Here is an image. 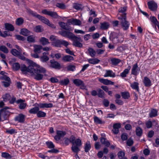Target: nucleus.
<instances>
[{
    "instance_id": "obj_58",
    "label": "nucleus",
    "mask_w": 159,
    "mask_h": 159,
    "mask_svg": "<svg viewBox=\"0 0 159 159\" xmlns=\"http://www.w3.org/2000/svg\"><path fill=\"white\" fill-rule=\"evenodd\" d=\"M67 69L68 71H73L75 70V66L74 65H69L67 66Z\"/></svg>"
},
{
    "instance_id": "obj_27",
    "label": "nucleus",
    "mask_w": 159,
    "mask_h": 159,
    "mask_svg": "<svg viewBox=\"0 0 159 159\" xmlns=\"http://www.w3.org/2000/svg\"><path fill=\"white\" fill-rule=\"evenodd\" d=\"M39 41L43 45H46L49 43L48 39L45 37H41L39 39Z\"/></svg>"
},
{
    "instance_id": "obj_32",
    "label": "nucleus",
    "mask_w": 159,
    "mask_h": 159,
    "mask_svg": "<svg viewBox=\"0 0 159 159\" xmlns=\"http://www.w3.org/2000/svg\"><path fill=\"white\" fill-rule=\"evenodd\" d=\"M111 64L114 66L117 65L119 63L121 62V60L119 59L116 58H112L111 59Z\"/></svg>"
},
{
    "instance_id": "obj_61",
    "label": "nucleus",
    "mask_w": 159,
    "mask_h": 159,
    "mask_svg": "<svg viewBox=\"0 0 159 159\" xmlns=\"http://www.w3.org/2000/svg\"><path fill=\"white\" fill-rule=\"evenodd\" d=\"M88 51L90 55L92 57H94L95 56L96 52L93 49L89 48L88 49Z\"/></svg>"
},
{
    "instance_id": "obj_8",
    "label": "nucleus",
    "mask_w": 159,
    "mask_h": 159,
    "mask_svg": "<svg viewBox=\"0 0 159 159\" xmlns=\"http://www.w3.org/2000/svg\"><path fill=\"white\" fill-rule=\"evenodd\" d=\"M59 33L62 36L67 37L69 39H72L75 35L72 33L67 31H62L59 32Z\"/></svg>"
},
{
    "instance_id": "obj_54",
    "label": "nucleus",
    "mask_w": 159,
    "mask_h": 159,
    "mask_svg": "<svg viewBox=\"0 0 159 159\" xmlns=\"http://www.w3.org/2000/svg\"><path fill=\"white\" fill-rule=\"evenodd\" d=\"M2 156L6 159H11L12 157L8 153L4 152L2 153Z\"/></svg>"
},
{
    "instance_id": "obj_56",
    "label": "nucleus",
    "mask_w": 159,
    "mask_h": 159,
    "mask_svg": "<svg viewBox=\"0 0 159 159\" xmlns=\"http://www.w3.org/2000/svg\"><path fill=\"white\" fill-rule=\"evenodd\" d=\"M24 22L23 19L21 17L17 19L16 21V24L18 25H22Z\"/></svg>"
},
{
    "instance_id": "obj_7",
    "label": "nucleus",
    "mask_w": 159,
    "mask_h": 159,
    "mask_svg": "<svg viewBox=\"0 0 159 159\" xmlns=\"http://www.w3.org/2000/svg\"><path fill=\"white\" fill-rule=\"evenodd\" d=\"M72 39H73V46L79 48L82 47L83 45L82 43L80 42L82 41V40L80 37H78L75 36V37H74Z\"/></svg>"
},
{
    "instance_id": "obj_29",
    "label": "nucleus",
    "mask_w": 159,
    "mask_h": 159,
    "mask_svg": "<svg viewBox=\"0 0 159 159\" xmlns=\"http://www.w3.org/2000/svg\"><path fill=\"white\" fill-rule=\"evenodd\" d=\"M120 37H123V36L116 32H113L111 33L110 35V39H111L114 38H120Z\"/></svg>"
},
{
    "instance_id": "obj_6",
    "label": "nucleus",
    "mask_w": 159,
    "mask_h": 159,
    "mask_svg": "<svg viewBox=\"0 0 159 159\" xmlns=\"http://www.w3.org/2000/svg\"><path fill=\"white\" fill-rule=\"evenodd\" d=\"M118 19L120 20V23L123 30H127L129 27V23L126 20V17H118Z\"/></svg>"
},
{
    "instance_id": "obj_14",
    "label": "nucleus",
    "mask_w": 159,
    "mask_h": 159,
    "mask_svg": "<svg viewBox=\"0 0 159 159\" xmlns=\"http://www.w3.org/2000/svg\"><path fill=\"white\" fill-rule=\"evenodd\" d=\"M121 124L119 123L114 124L113 126L112 131L115 134H117L119 132V129L121 127Z\"/></svg>"
},
{
    "instance_id": "obj_12",
    "label": "nucleus",
    "mask_w": 159,
    "mask_h": 159,
    "mask_svg": "<svg viewBox=\"0 0 159 159\" xmlns=\"http://www.w3.org/2000/svg\"><path fill=\"white\" fill-rule=\"evenodd\" d=\"M127 9V6H124L120 7L118 10V11L119 13H122L121 16L120 17H126V11Z\"/></svg>"
},
{
    "instance_id": "obj_50",
    "label": "nucleus",
    "mask_w": 159,
    "mask_h": 159,
    "mask_svg": "<svg viewBox=\"0 0 159 159\" xmlns=\"http://www.w3.org/2000/svg\"><path fill=\"white\" fill-rule=\"evenodd\" d=\"M151 21L155 25V28H157L156 25H158L159 22L155 17L153 16L151 17Z\"/></svg>"
},
{
    "instance_id": "obj_25",
    "label": "nucleus",
    "mask_w": 159,
    "mask_h": 159,
    "mask_svg": "<svg viewBox=\"0 0 159 159\" xmlns=\"http://www.w3.org/2000/svg\"><path fill=\"white\" fill-rule=\"evenodd\" d=\"M5 29L9 31H12L14 30L15 28L13 26L9 23H6L5 24Z\"/></svg>"
},
{
    "instance_id": "obj_48",
    "label": "nucleus",
    "mask_w": 159,
    "mask_h": 159,
    "mask_svg": "<svg viewBox=\"0 0 159 159\" xmlns=\"http://www.w3.org/2000/svg\"><path fill=\"white\" fill-rule=\"evenodd\" d=\"M27 40L29 43H34L35 42V38L33 36L30 35L27 37Z\"/></svg>"
},
{
    "instance_id": "obj_15",
    "label": "nucleus",
    "mask_w": 159,
    "mask_h": 159,
    "mask_svg": "<svg viewBox=\"0 0 159 159\" xmlns=\"http://www.w3.org/2000/svg\"><path fill=\"white\" fill-rule=\"evenodd\" d=\"M148 8L151 10L153 11L156 10L157 8V4L152 2H148Z\"/></svg>"
},
{
    "instance_id": "obj_5",
    "label": "nucleus",
    "mask_w": 159,
    "mask_h": 159,
    "mask_svg": "<svg viewBox=\"0 0 159 159\" xmlns=\"http://www.w3.org/2000/svg\"><path fill=\"white\" fill-rule=\"evenodd\" d=\"M52 44L57 47H61L62 45L66 47H67L69 44V43L68 42L65 40H57L52 42Z\"/></svg>"
},
{
    "instance_id": "obj_17",
    "label": "nucleus",
    "mask_w": 159,
    "mask_h": 159,
    "mask_svg": "<svg viewBox=\"0 0 159 159\" xmlns=\"http://www.w3.org/2000/svg\"><path fill=\"white\" fill-rule=\"evenodd\" d=\"M98 80L101 83L106 85H108L109 84L113 85L114 84L113 82H112L111 80H109L107 79H105L102 78H99Z\"/></svg>"
},
{
    "instance_id": "obj_4",
    "label": "nucleus",
    "mask_w": 159,
    "mask_h": 159,
    "mask_svg": "<svg viewBox=\"0 0 159 159\" xmlns=\"http://www.w3.org/2000/svg\"><path fill=\"white\" fill-rule=\"evenodd\" d=\"M81 140L80 139H77L74 142V144H72L71 148L73 152H79L80 149L79 148L82 145Z\"/></svg>"
},
{
    "instance_id": "obj_64",
    "label": "nucleus",
    "mask_w": 159,
    "mask_h": 159,
    "mask_svg": "<svg viewBox=\"0 0 159 159\" xmlns=\"http://www.w3.org/2000/svg\"><path fill=\"white\" fill-rule=\"evenodd\" d=\"M117 155L119 158L121 159L124 157L125 154L123 152L120 151L118 152Z\"/></svg>"
},
{
    "instance_id": "obj_31",
    "label": "nucleus",
    "mask_w": 159,
    "mask_h": 159,
    "mask_svg": "<svg viewBox=\"0 0 159 159\" xmlns=\"http://www.w3.org/2000/svg\"><path fill=\"white\" fill-rule=\"evenodd\" d=\"M39 106L40 108H51L53 107V104L51 103H40Z\"/></svg>"
},
{
    "instance_id": "obj_16",
    "label": "nucleus",
    "mask_w": 159,
    "mask_h": 159,
    "mask_svg": "<svg viewBox=\"0 0 159 159\" xmlns=\"http://www.w3.org/2000/svg\"><path fill=\"white\" fill-rule=\"evenodd\" d=\"M140 69L138 67L137 63L134 64L132 69L131 74L135 75H137Z\"/></svg>"
},
{
    "instance_id": "obj_11",
    "label": "nucleus",
    "mask_w": 159,
    "mask_h": 159,
    "mask_svg": "<svg viewBox=\"0 0 159 159\" xmlns=\"http://www.w3.org/2000/svg\"><path fill=\"white\" fill-rule=\"evenodd\" d=\"M49 53L47 52H43L42 55L40 57V59L43 62H46L49 60V57H48Z\"/></svg>"
},
{
    "instance_id": "obj_36",
    "label": "nucleus",
    "mask_w": 159,
    "mask_h": 159,
    "mask_svg": "<svg viewBox=\"0 0 159 159\" xmlns=\"http://www.w3.org/2000/svg\"><path fill=\"white\" fill-rule=\"evenodd\" d=\"M39 107H35L29 110V112L32 114H37L38 111L39 110Z\"/></svg>"
},
{
    "instance_id": "obj_60",
    "label": "nucleus",
    "mask_w": 159,
    "mask_h": 159,
    "mask_svg": "<svg viewBox=\"0 0 159 159\" xmlns=\"http://www.w3.org/2000/svg\"><path fill=\"white\" fill-rule=\"evenodd\" d=\"M57 7L59 8L64 9L66 8V6L64 4L62 3H57L56 5Z\"/></svg>"
},
{
    "instance_id": "obj_59",
    "label": "nucleus",
    "mask_w": 159,
    "mask_h": 159,
    "mask_svg": "<svg viewBox=\"0 0 159 159\" xmlns=\"http://www.w3.org/2000/svg\"><path fill=\"white\" fill-rule=\"evenodd\" d=\"M57 134L61 138V137L64 136L66 134V132L65 131L57 130Z\"/></svg>"
},
{
    "instance_id": "obj_34",
    "label": "nucleus",
    "mask_w": 159,
    "mask_h": 159,
    "mask_svg": "<svg viewBox=\"0 0 159 159\" xmlns=\"http://www.w3.org/2000/svg\"><path fill=\"white\" fill-rule=\"evenodd\" d=\"M104 76V77L110 76L114 77H115V74L111 70H107Z\"/></svg>"
},
{
    "instance_id": "obj_55",
    "label": "nucleus",
    "mask_w": 159,
    "mask_h": 159,
    "mask_svg": "<svg viewBox=\"0 0 159 159\" xmlns=\"http://www.w3.org/2000/svg\"><path fill=\"white\" fill-rule=\"evenodd\" d=\"M82 6L81 4L75 3L73 4V7L75 9L79 10L81 9Z\"/></svg>"
},
{
    "instance_id": "obj_2",
    "label": "nucleus",
    "mask_w": 159,
    "mask_h": 159,
    "mask_svg": "<svg viewBox=\"0 0 159 159\" xmlns=\"http://www.w3.org/2000/svg\"><path fill=\"white\" fill-rule=\"evenodd\" d=\"M29 62H30V65L28 67L26 66L24 64L21 65L20 69L24 74H25L27 72H29L31 74L32 70L30 68H33L34 66L36 65V63L33 62L29 60Z\"/></svg>"
},
{
    "instance_id": "obj_57",
    "label": "nucleus",
    "mask_w": 159,
    "mask_h": 159,
    "mask_svg": "<svg viewBox=\"0 0 159 159\" xmlns=\"http://www.w3.org/2000/svg\"><path fill=\"white\" fill-rule=\"evenodd\" d=\"M98 96L99 97L101 98H104V93L102 89H100L98 90Z\"/></svg>"
},
{
    "instance_id": "obj_49",
    "label": "nucleus",
    "mask_w": 159,
    "mask_h": 159,
    "mask_svg": "<svg viewBox=\"0 0 159 159\" xmlns=\"http://www.w3.org/2000/svg\"><path fill=\"white\" fill-rule=\"evenodd\" d=\"M12 68L13 70L17 71L20 68V64L18 63H16L13 64Z\"/></svg>"
},
{
    "instance_id": "obj_30",
    "label": "nucleus",
    "mask_w": 159,
    "mask_h": 159,
    "mask_svg": "<svg viewBox=\"0 0 159 159\" xmlns=\"http://www.w3.org/2000/svg\"><path fill=\"white\" fill-rule=\"evenodd\" d=\"M112 41L114 44H117L118 43H122L124 40L123 37H120V38H114V39H111Z\"/></svg>"
},
{
    "instance_id": "obj_39",
    "label": "nucleus",
    "mask_w": 159,
    "mask_h": 159,
    "mask_svg": "<svg viewBox=\"0 0 159 159\" xmlns=\"http://www.w3.org/2000/svg\"><path fill=\"white\" fill-rule=\"evenodd\" d=\"M70 82V81L68 78H66L61 80L59 82V83L62 85H67Z\"/></svg>"
},
{
    "instance_id": "obj_41",
    "label": "nucleus",
    "mask_w": 159,
    "mask_h": 159,
    "mask_svg": "<svg viewBox=\"0 0 159 159\" xmlns=\"http://www.w3.org/2000/svg\"><path fill=\"white\" fill-rule=\"evenodd\" d=\"M157 111L155 109H152L150 113H149L150 117H153L157 116Z\"/></svg>"
},
{
    "instance_id": "obj_43",
    "label": "nucleus",
    "mask_w": 159,
    "mask_h": 159,
    "mask_svg": "<svg viewBox=\"0 0 159 159\" xmlns=\"http://www.w3.org/2000/svg\"><path fill=\"white\" fill-rule=\"evenodd\" d=\"M121 94L122 98L124 99H127L130 97L129 93L127 92H121Z\"/></svg>"
},
{
    "instance_id": "obj_33",
    "label": "nucleus",
    "mask_w": 159,
    "mask_h": 159,
    "mask_svg": "<svg viewBox=\"0 0 159 159\" xmlns=\"http://www.w3.org/2000/svg\"><path fill=\"white\" fill-rule=\"evenodd\" d=\"M100 28L102 30H105L107 29L109 27V24L108 22H104L101 23Z\"/></svg>"
},
{
    "instance_id": "obj_26",
    "label": "nucleus",
    "mask_w": 159,
    "mask_h": 159,
    "mask_svg": "<svg viewBox=\"0 0 159 159\" xmlns=\"http://www.w3.org/2000/svg\"><path fill=\"white\" fill-rule=\"evenodd\" d=\"M62 60L65 62H70L74 60V58L70 55H66L62 57Z\"/></svg>"
},
{
    "instance_id": "obj_20",
    "label": "nucleus",
    "mask_w": 159,
    "mask_h": 159,
    "mask_svg": "<svg viewBox=\"0 0 159 159\" xmlns=\"http://www.w3.org/2000/svg\"><path fill=\"white\" fill-rule=\"evenodd\" d=\"M143 82L145 87H149L150 86L152 85L151 80L147 77H144V80H143Z\"/></svg>"
},
{
    "instance_id": "obj_1",
    "label": "nucleus",
    "mask_w": 159,
    "mask_h": 159,
    "mask_svg": "<svg viewBox=\"0 0 159 159\" xmlns=\"http://www.w3.org/2000/svg\"><path fill=\"white\" fill-rule=\"evenodd\" d=\"M30 69L32 70L31 75L37 80H42L44 76L45 75L46 70L43 67L37 68L35 65H34L33 68Z\"/></svg>"
},
{
    "instance_id": "obj_51",
    "label": "nucleus",
    "mask_w": 159,
    "mask_h": 159,
    "mask_svg": "<svg viewBox=\"0 0 159 159\" xmlns=\"http://www.w3.org/2000/svg\"><path fill=\"white\" fill-rule=\"evenodd\" d=\"M2 98H3V101L6 102L10 99L11 96L9 94L6 93L5 94L3 95Z\"/></svg>"
},
{
    "instance_id": "obj_9",
    "label": "nucleus",
    "mask_w": 159,
    "mask_h": 159,
    "mask_svg": "<svg viewBox=\"0 0 159 159\" xmlns=\"http://www.w3.org/2000/svg\"><path fill=\"white\" fill-rule=\"evenodd\" d=\"M42 12L44 14L48 15L54 18H57L58 15L56 12L48 11L47 9H44L42 11Z\"/></svg>"
},
{
    "instance_id": "obj_18",
    "label": "nucleus",
    "mask_w": 159,
    "mask_h": 159,
    "mask_svg": "<svg viewBox=\"0 0 159 159\" xmlns=\"http://www.w3.org/2000/svg\"><path fill=\"white\" fill-rule=\"evenodd\" d=\"M25 101V100L21 99L18 100L16 101V103H20L19 105V108L20 109H23L25 107L26 103L24 102Z\"/></svg>"
},
{
    "instance_id": "obj_52",
    "label": "nucleus",
    "mask_w": 159,
    "mask_h": 159,
    "mask_svg": "<svg viewBox=\"0 0 159 159\" xmlns=\"http://www.w3.org/2000/svg\"><path fill=\"white\" fill-rule=\"evenodd\" d=\"M0 51L5 53H7L9 52L7 48L4 45H2L0 46Z\"/></svg>"
},
{
    "instance_id": "obj_44",
    "label": "nucleus",
    "mask_w": 159,
    "mask_h": 159,
    "mask_svg": "<svg viewBox=\"0 0 159 159\" xmlns=\"http://www.w3.org/2000/svg\"><path fill=\"white\" fill-rule=\"evenodd\" d=\"M29 31L26 29H22L20 30V34L23 35L27 36L29 35Z\"/></svg>"
},
{
    "instance_id": "obj_13",
    "label": "nucleus",
    "mask_w": 159,
    "mask_h": 159,
    "mask_svg": "<svg viewBox=\"0 0 159 159\" xmlns=\"http://www.w3.org/2000/svg\"><path fill=\"white\" fill-rule=\"evenodd\" d=\"M25 117L24 115L20 114L15 117V120L20 123H24L25 120Z\"/></svg>"
},
{
    "instance_id": "obj_40",
    "label": "nucleus",
    "mask_w": 159,
    "mask_h": 159,
    "mask_svg": "<svg viewBox=\"0 0 159 159\" xmlns=\"http://www.w3.org/2000/svg\"><path fill=\"white\" fill-rule=\"evenodd\" d=\"M11 53L14 56L18 57L19 56L20 53H22L21 52H19V51L16 50L15 49H12L11 51Z\"/></svg>"
},
{
    "instance_id": "obj_3",
    "label": "nucleus",
    "mask_w": 159,
    "mask_h": 159,
    "mask_svg": "<svg viewBox=\"0 0 159 159\" xmlns=\"http://www.w3.org/2000/svg\"><path fill=\"white\" fill-rule=\"evenodd\" d=\"M9 109V107H6L0 110V121H3L7 119L9 116V112L7 109Z\"/></svg>"
},
{
    "instance_id": "obj_63",
    "label": "nucleus",
    "mask_w": 159,
    "mask_h": 159,
    "mask_svg": "<svg viewBox=\"0 0 159 159\" xmlns=\"http://www.w3.org/2000/svg\"><path fill=\"white\" fill-rule=\"evenodd\" d=\"M0 79L7 81L10 82V81H11L9 77L7 76L6 75H2L0 77Z\"/></svg>"
},
{
    "instance_id": "obj_47",
    "label": "nucleus",
    "mask_w": 159,
    "mask_h": 159,
    "mask_svg": "<svg viewBox=\"0 0 159 159\" xmlns=\"http://www.w3.org/2000/svg\"><path fill=\"white\" fill-rule=\"evenodd\" d=\"M34 30L35 32L39 33L43 31V29L41 26L38 25L34 28Z\"/></svg>"
},
{
    "instance_id": "obj_37",
    "label": "nucleus",
    "mask_w": 159,
    "mask_h": 159,
    "mask_svg": "<svg viewBox=\"0 0 159 159\" xmlns=\"http://www.w3.org/2000/svg\"><path fill=\"white\" fill-rule=\"evenodd\" d=\"M139 83L137 82H134L130 84L131 87L133 89L136 90L137 92L139 91Z\"/></svg>"
},
{
    "instance_id": "obj_23",
    "label": "nucleus",
    "mask_w": 159,
    "mask_h": 159,
    "mask_svg": "<svg viewBox=\"0 0 159 159\" xmlns=\"http://www.w3.org/2000/svg\"><path fill=\"white\" fill-rule=\"evenodd\" d=\"M69 22L74 25H80L81 24V21L80 20L76 19L70 20Z\"/></svg>"
},
{
    "instance_id": "obj_45",
    "label": "nucleus",
    "mask_w": 159,
    "mask_h": 159,
    "mask_svg": "<svg viewBox=\"0 0 159 159\" xmlns=\"http://www.w3.org/2000/svg\"><path fill=\"white\" fill-rule=\"evenodd\" d=\"M100 61V60L97 58L90 59L88 60V62L89 63L95 64L98 63Z\"/></svg>"
},
{
    "instance_id": "obj_22",
    "label": "nucleus",
    "mask_w": 159,
    "mask_h": 159,
    "mask_svg": "<svg viewBox=\"0 0 159 159\" xmlns=\"http://www.w3.org/2000/svg\"><path fill=\"white\" fill-rule=\"evenodd\" d=\"M34 53H40L41 50L43 48V46L41 45H34Z\"/></svg>"
},
{
    "instance_id": "obj_62",
    "label": "nucleus",
    "mask_w": 159,
    "mask_h": 159,
    "mask_svg": "<svg viewBox=\"0 0 159 159\" xmlns=\"http://www.w3.org/2000/svg\"><path fill=\"white\" fill-rule=\"evenodd\" d=\"M46 143L49 148H54L55 147L54 145L52 142H47Z\"/></svg>"
},
{
    "instance_id": "obj_19",
    "label": "nucleus",
    "mask_w": 159,
    "mask_h": 159,
    "mask_svg": "<svg viewBox=\"0 0 159 159\" xmlns=\"http://www.w3.org/2000/svg\"><path fill=\"white\" fill-rule=\"evenodd\" d=\"M100 141L102 144L104 145L107 147H109L110 145V143L106 138L102 137H101Z\"/></svg>"
},
{
    "instance_id": "obj_46",
    "label": "nucleus",
    "mask_w": 159,
    "mask_h": 159,
    "mask_svg": "<svg viewBox=\"0 0 159 159\" xmlns=\"http://www.w3.org/2000/svg\"><path fill=\"white\" fill-rule=\"evenodd\" d=\"M143 133L142 129L140 127H137L136 129V135L139 136L140 137L142 136Z\"/></svg>"
},
{
    "instance_id": "obj_24",
    "label": "nucleus",
    "mask_w": 159,
    "mask_h": 159,
    "mask_svg": "<svg viewBox=\"0 0 159 159\" xmlns=\"http://www.w3.org/2000/svg\"><path fill=\"white\" fill-rule=\"evenodd\" d=\"M73 83L76 86H83V87H84V84L83 81L79 79H77L74 80Z\"/></svg>"
},
{
    "instance_id": "obj_10",
    "label": "nucleus",
    "mask_w": 159,
    "mask_h": 159,
    "mask_svg": "<svg viewBox=\"0 0 159 159\" xmlns=\"http://www.w3.org/2000/svg\"><path fill=\"white\" fill-rule=\"evenodd\" d=\"M50 67L57 69H60L61 68L60 64L54 59H52L50 60Z\"/></svg>"
},
{
    "instance_id": "obj_38",
    "label": "nucleus",
    "mask_w": 159,
    "mask_h": 159,
    "mask_svg": "<svg viewBox=\"0 0 159 159\" xmlns=\"http://www.w3.org/2000/svg\"><path fill=\"white\" fill-rule=\"evenodd\" d=\"M91 148V145L89 141H87L85 144L84 146L85 152H89Z\"/></svg>"
},
{
    "instance_id": "obj_28",
    "label": "nucleus",
    "mask_w": 159,
    "mask_h": 159,
    "mask_svg": "<svg viewBox=\"0 0 159 159\" xmlns=\"http://www.w3.org/2000/svg\"><path fill=\"white\" fill-rule=\"evenodd\" d=\"M131 68V66H129L127 68L125 69L123 72L121 73L120 76L122 78L126 77V75L129 73Z\"/></svg>"
},
{
    "instance_id": "obj_42",
    "label": "nucleus",
    "mask_w": 159,
    "mask_h": 159,
    "mask_svg": "<svg viewBox=\"0 0 159 159\" xmlns=\"http://www.w3.org/2000/svg\"><path fill=\"white\" fill-rule=\"evenodd\" d=\"M93 120L94 122L97 124H103L105 123L104 121H102L98 117L96 116L93 117Z\"/></svg>"
},
{
    "instance_id": "obj_21",
    "label": "nucleus",
    "mask_w": 159,
    "mask_h": 159,
    "mask_svg": "<svg viewBox=\"0 0 159 159\" xmlns=\"http://www.w3.org/2000/svg\"><path fill=\"white\" fill-rule=\"evenodd\" d=\"M59 24L63 29L67 30H70V26L64 22H59Z\"/></svg>"
},
{
    "instance_id": "obj_35",
    "label": "nucleus",
    "mask_w": 159,
    "mask_h": 159,
    "mask_svg": "<svg viewBox=\"0 0 159 159\" xmlns=\"http://www.w3.org/2000/svg\"><path fill=\"white\" fill-rule=\"evenodd\" d=\"M37 18L41 20L44 23L47 25L49 22L48 19L45 17L41 16L40 15H38L37 16Z\"/></svg>"
},
{
    "instance_id": "obj_53",
    "label": "nucleus",
    "mask_w": 159,
    "mask_h": 159,
    "mask_svg": "<svg viewBox=\"0 0 159 159\" xmlns=\"http://www.w3.org/2000/svg\"><path fill=\"white\" fill-rule=\"evenodd\" d=\"M37 116L38 117H44L46 116V113L42 111H39L37 113Z\"/></svg>"
}]
</instances>
